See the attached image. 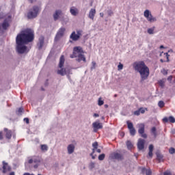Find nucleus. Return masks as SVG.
I'll return each mask as SVG.
<instances>
[{
    "instance_id": "obj_1",
    "label": "nucleus",
    "mask_w": 175,
    "mask_h": 175,
    "mask_svg": "<svg viewBox=\"0 0 175 175\" xmlns=\"http://www.w3.org/2000/svg\"><path fill=\"white\" fill-rule=\"evenodd\" d=\"M34 39L33 31L31 29H26L18 34L16 38V51L18 54L28 53L27 51V43H31Z\"/></svg>"
},
{
    "instance_id": "obj_2",
    "label": "nucleus",
    "mask_w": 175,
    "mask_h": 175,
    "mask_svg": "<svg viewBox=\"0 0 175 175\" xmlns=\"http://www.w3.org/2000/svg\"><path fill=\"white\" fill-rule=\"evenodd\" d=\"M133 67L135 70L139 72L141 81H144V80H147L148 79V76H150V69L146 65L144 62H135L133 64Z\"/></svg>"
},
{
    "instance_id": "obj_3",
    "label": "nucleus",
    "mask_w": 175,
    "mask_h": 175,
    "mask_svg": "<svg viewBox=\"0 0 175 175\" xmlns=\"http://www.w3.org/2000/svg\"><path fill=\"white\" fill-rule=\"evenodd\" d=\"M65 64V57L62 55L59 59V68H62L61 70H57V75H60V76H65L66 75V69L62 68H64V64Z\"/></svg>"
},
{
    "instance_id": "obj_4",
    "label": "nucleus",
    "mask_w": 175,
    "mask_h": 175,
    "mask_svg": "<svg viewBox=\"0 0 175 175\" xmlns=\"http://www.w3.org/2000/svg\"><path fill=\"white\" fill-rule=\"evenodd\" d=\"M40 162V158L38 156H31L28 157V163L30 165L31 163H36L33 165L34 169H38L39 167V163Z\"/></svg>"
},
{
    "instance_id": "obj_5",
    "label": "nucleus",
    "mask_w": 175,
    "mask_h": 175,
    "mask_svg": "<svg viewBox=\"0 0 175 175\" xmlns=\"http://www.w3.org/2000/svg\"><path fill=\"white\" fill-rule=\"evenodd\" d=\"M81 54H84V51H83V48L81 46H75L73 48L72 54L70 55V58H77V57Z\"/></svg>"
},
{
    "instance_id": "obj_6",
    "label": "nucleus",
    "mask_w": 175,
    "mask_h": 175,
    "mask_svg": "<svg viewBox=\"0 0 175 175\" xmlns=\"http://www.w3.org/2000/svg\"><path fill=\"white\" fill-rule=\"evenodd\" d=\"M39 14V7L33 6V10H30L27 14L28 18H35Z\"/></svg>"
},
{
    "instance_id": "obj_7",
    "label": "nucleus",
    "mask_w": 175,
    "mask_h": 175,
    "mask_svg": "<svg viewBox=\"0 0 175 175\" xmlns=\"http://www.w3.org/2000/svg\"><path fill=\"white\" fill-rule=\"evenodd\" d=\"M144 16L149 21V23H155L157 18L152 16V14L150 13V10H146L144 12Z\"/></svg>"
},
{
    "instance_id": "obj_8",
    "label": "nucleus",
    "mask_w": 175,
    "mask_h": 175,
    "mask_svg": "<svg viewBox=\"0 0 175 175\" xmlns=\"http://www.w3.org/2000/svg\"><path fill=\"white\" fill-rule=\"evenodd\" d=\"M109 158L111 159H116L117 161H122L124 159V155L118 152H113L110 154Z\"/></svg>"
},
{
    "instance_id": "obj_9",
    "label": "nucleus",
    "mask_w": 175,
    "mask_h": 175,
    "mask_svg": "<svg viewBox=\"0 0 175 175\" xmlns=\"http://www.w3.org/2000/svg\"><path fill=\"white\" fill-rule=\"evenodd\" d=\"M93 132H98L99 129H102L103 128V124L100 123L99 121H96L92 123Z\"/></svg>"
},
{
    "instance_id": "obj_10",
    "label": "nucleus",
    "mask_w": 175,
    "mask_h": 175,
    "mask_svg": "<svg viewBox=\"0 0 175 175\" xmlns=\"http://www.w3.org/2000/svg\"><path fill=\"white\" fill-rule=\"evenodd\" d=\"M65 31H66V29H65V27H61L59 29L55 38V42H57V40H59V39H61V38L64 36V34L65 33Z\"/></svg>"
},
{
    "instance_id": "obj_11",
    "label": "nucleus",
    "mask_w": 175,
    "mask_h": 175,
    "mask_svg": "<svg viewBox=\"0 0 175 175\" xmlns=\"http://www.w3.org/2000/svg\"><path fill=\"white\" fill-rule=\"evenodd\" d=\"M144 144H146V140L139 138L137 142V148L139 151H142V150H144Z\"/></svg>"
},
{
    "instance_id": "obj_12",
    "label": "nucleus",
    "mask_w": 175,
    "mask_h": 175,
    "mask_svg": "<svg viewBox=\"0 0 175 175\" xmlns=\"http://www.w3.org/2000/svg\"><path fill=\"white\" fill-rule=\"evenodd\" d=\"M3 173H8L12 170V167H10L9 164L5 161H3Z\"/></svg>"
},
{
    "instance_id": "obj_13",
    "label": "nucleus",
    "mask_w": 175,
    "mask_h": 175,
    "mask_svg": "<svg viewBox=\"0 0 175 175\" xmlns=\"http://www.w3.org/2000/svg\"><path fill=\"white\" fill-rule=\"evenodd\" d=\"M62 16V10H56L55 13L53 14V20L54 21H57L58 18H59Z\"/></svg>"
},
{
    "instance_id": "obj_14",
    "label": "nucleus",
    "mask_w": 175,
    "mask_h": 175,
    "mask_svg": "<svg viewBox=\"0 0 175 175\" xmlns=\"http://www.w3.org/2000/svg\"><path fill=\"white\" fill-rule=\"evenodd\" d=\"M44 44V37L40 36L39 38L38 43V50H42Z\"/></svg>"
},
{
    "instance_id": "obj_15",
    "label": "nucleus",
    "mask_w": 175,
    "mask_h": 175,
    "mask_svg": "<svg viewBox=\"0 0 175 175\" xmlns=\"http://www.w3.org/2000/svg\"><path fill=\"white\" fill-rule=\"evenodd\" d=\"M95 14H96V10L92 8L89 12V18H90V20H94V18H95Z\"/></svg>"
},
{
    "instance_id": "obj_16",
    "label": "nucleus",
    "mask_w": 175,
    "mask_h": 175,
    "mask_svg": "<svg viewBox=\"0 0 175 175\" xmlns=\"http://www.w3.org/2000/svg\"><path fill=\"white\" fill-rule=\"evenodd\" d=\"M75 145H73V144H69L67 147V151H68V154H69L70 155L71 154H73V152H75Z\"/></svg>"
},
{
    "instance_id": "obj_17",
    "label": "nucleus",
    "mask_w": 175,
    "mask_h": 175,
    "mask_svg": "<svg viewBox=\"0 0 175 175\" xmlns=\"http://www.w3.org/2000/svg\"><path fill=\"white\" fill-rule=\"evenodd\" d=\"M70 13L72 16H77L79 14V10L75 7H71L70 9Z\"/></svg>"
},
{
    "instance_id": "obj_18",
    "label": "nucleus",
    "mask_w": 175,
    "mask_h": 175,
    "mask_svg": "<svg viewBox=\"0 0 175 175\" xmlns=\"http://www.w3.org/2000/svg\"><path fill=\"white\" fill-rule=\"evenodd\" d=\"M138 128H139L138 133L139 135H143V133H144V128H145L144 124L143 123L139 124Z\"/></svg>"
},
{
    "instance_id": "obj_19",
    "label": "nucleus",
    "mask_w": 175,
    "mask_h": 175,
    "mask_svg": "<svg viewBox=\"0 0 175 175\" xmlns=\"http://www.w3.org/2000/svg\"><path fill=\"white\" fill-rule=\"evenodd\" d=\"M77 58V61L78 62H81V61H83V62H87V59H85V56H84L83 53L78 55Z\"/></svg>"
},
{
    "instance_id": "obj_20",
    "label": "nucleus",
    "mask_w": 175,
    "mask_h": 175,
    "mask_svg": "<svg viewBox=\"0 0 175 175\" xmlns=\"http://www.w3.org/2000/svg\"><path fill=\"white\" fill-rule=\"evenodd\" d=\"M154 151V145L150 144L149 146V152H148V154L147 156V158H152L153 154L152 152Z\"/></svg>"
},
{
    "instance_id": "obj_21",
    "label": "nucleus",
    "mask_w": 175,
    "mask_h": 175,
    "mask_svg": "<svg viewBox=\"0 0 175 175\" xmlns=\"http://www.w3.org/2000/svg\"><path fill=\"white\" fill-rule=\"evenodd\" d=\"M70 38L75 42H76L77 40H79V39H80V37H79V36L77 34H76V31H73L71 33Z\"/></svg>"
},
{
    "instance_id": "obj_22",
    "label": "nucleus",
    "mask_w": 175,
    "mask_h": 175,
    "mask_svg": "<svg viewBox=\"0 0 175 175\" xmlns=\"http://www.w3.org/2000/svg\"><path fill=\"white\" fill-rule=\"evenodd\" d=\"M142 174H146V175H152V174L151 170L146 169V167H144L142 169Z\"/></svg>"
},
{
    "instance_id": "obj_23",
    "label": "nucleus",
    "mask_w": 175,
    "mask_h": 175,
    "mask_svg": "<svg viewBox=\"0 0 175 175\" xmlns=\"http://www.w3.org/2000/svg\"><path fill=\"white\" fill-rule=\"evenodd\" d=\"M5 133V137L6 139H12V131L8 130V129H4Z\"/></svg>"
},
{
    "instance_id": "obj_24",
    "label": "nucleus",
    "mask_w": 175,
    "mask_h": 175,
    "mask_svg": "<svg viewBox=\"0 0 175 175\" xmlns=\"http://www.w3.org/2000/svg\"><path fill=\"white\" fill-rule=\"evenodd\" d=\"M1 27H2L3 29H5V30L8 29V28L9 27V20L5 19L1 25Z\"/></svg>"
},
{
    "instance_id": "obj_25",
    "label": "nucleus",
    "mask_w": 175,
    "mask_h": 175,
    "mask_svg": "<svg viewBox=\"0 0 175 175\" xmlns=\"http://www.w3.org/2000/svg\"><path fill=\"white\" fill-rule=\"evenodd\" d=\"M152 135L154 136V139H156L157 136H158V134L157 133V128L152 127L150 131Z\"/></svg>"
},
{
    "instance_id": "obj_26",
    "label": "nucleus",
    "mask_w": 175,
    "mask_h": 175,
    "mask_svg": "<svg viewBox=\"0 0 175 175\" xmlns=\"http://www.w3.org/2000/svg\"><path fill=\"white\" fill-rule=\"evenodd\" d=\"M48 150H49V146L46 144L41 145V150L43 152H46V151H48Z\"/></svg>"
},
{
    "instance_id": "obj_27",
    "label": "nucleus",
    "mask_w": 175,
    "mask_h": 175,
    "mask_svg": "<svg viewBox=\"0 0 175 175\" xmlns=\"http://www.w3.org/2000/svg\"><path fill=\"white\" fill-rule=\"evenodd\" d=\"M126 144L128 150H132V148H133V144H132L131 141H127Z\"/></svg>"
},
{
    "instance_id": "obj_28",
    "label": "nucleus",
    "mask_w": 175,
    "mask_h": 175,
    "mask_svg": "<svg viewBox=\"0 0 175 175\" xmlns=\"http://www.w3.org/2000/svg\"><path fill=\"white\" fill-rule=\"evenodd\" d=\"M154 29H155V27L148 29V33H149V35H154Z\"/></svg>"
},
{
    "instance_id": "obj_29",
    "label": "nucleus",
    "mask_w": 175,
    "mask_h": 175,
    "mask_svg": "<svg viewBox=\"0 0 175 175\" xmlns=\"http://www.w3.org/2000/svg\"><path fill=\"white\" fill-rule=\"evenodd\" d=\"M23 111H24V108L21 107V108H18V109L16 111V113L17 114V116H21Z\"/></svg>"
},
{
    "instance_id": "obj_30",
    "label": "nucleus",
    "mask_w": 175,
    "mask_h": 175,
    "mask_svg": "<svg viewBox=\"0 0 175 175\" xmlns=\"http://www.w3.org/2000/svg\"><path fill=\"white\" fill-rule=\"evenodd\" d=\"M129 131L131 136H135V135H136V129H135V127L133 129H130Z\"/></svg>"
},
{
    "instance_id": "obj_31",
    "label": "nucleus",
    "mask_w": 175,
    "mask_h": 175,
    "mask_svg": "<svg viewBox=\"0 0 175 175\" xmlns=\"http://www.w3.org/2000/svg\"><path fill=\"white\" fill-rule=\"evenodd\" d=\"M128 129H133V124L129 121L126 122Z\"/></svg>"
},
{
    "instance_id": "obj_32",
    "label": "nucleus",
    "mask_w": 175,
    "mask_h": 175,
    "mask_svg": "<svg viewBox=\"0 0 175 175\" xmlns=\"http://www.w3.org/2000/svg\"><path fill=\"white\" fill-rule=\"evenodd\" d=\"M156 155L159 161H162V158H163V156L159 152H156Z\"/></svg>"
},
{
    "instance_id": "obj_33",
    "label": "nucleus",
    "mask_w": 175,
    "mask_h": 175,
    "mask_svg": "<svg viewBox=\"0 0 175 175\" xmlns=\"http://www.w3.org/2000/svg\"><path fill=\"white\" fill-rule=\"evenodd\" d=\"M159 85H160V87L163 88V87H165V81L164 80L159 81Z\"/></svg>"
},
{
    "instance_id": "obj_34",
    "label": "nucleus",
    "mask_w": 175,
    "mask_h": 175,
    "mask_svg": "<svg viewBox=\"0 0 175 175\" xmlns=\"http://www.w3.org/2000/svg\"><path fill=\"white\" fill-rule=\"evenodd\" d=\"M105 157H106V155L104 153L100 154L98 156V161H103V159H105Z\"/></svg>"
},
{
    "instance_id": "obj_35",
    "label": "nucleus",
    "mask_w": 175,
    "mask_h": 175,
    "mask_svg": "<svg viewBox=\"0 0 175 175\" xmlns=\"http://www.w3.org/2000/svg\"><path fill=\"white\" fill-rule=\"evenodd\" d=\"M168 120H169L170 122H171L172 124H174V122H175V118H174V117H173V116H170V117L168 118Z\"/></svg>"
},
{
    "instance_id": "obj_36",
    "label": "nucleus",
    "mask_w": 175,
    "mask_h": 175,
    "mask_svg": "<svg viewBox=\"0 0 175 175\" xmlns=\"http://www.w3.org/2000/svg\"><path fill=\"white\" fill-rule=\"evenodd\" d=\"M96 62H92V67H91V70H94V69H96Z\"/></svg>"
},
{
    "instance_id": "obj_37",
    "label": "nucleus",
    "mask_w": 175,
    "mask_h": 175,
    "mask_svg": "<svg viewBox=\"0 0 175 175\" xmlns=\"http://www.w3.org/2000/svg\"><path fill=\"white\" fill-rule=\"evenodd\" d=\"M94 167H95V163L91 162L89 165V168L90 169V170H92Z\"/></svg>"
},
{
    "instance_id": "obj_38",
    "label": "nucleus",
    "mask_w": 175,
    "mask_h": 175,
    "mask_svg": "<svg viewBox=\"0 0 175 175\" xmlns=\"http://www.w3.org/2000/svg\"><path fill=\"white\" fill-rule=\"evenodd\" d=\"M103 103H105V102L102 100V98H99L98 103V106L103 105Z\"/></svg>"
},
{
    "instance_id": "obj_39",
    "label": "nucleus",
    "mask_w": 175,
    "mask_h": 175,
    "mask_svg": "<svg viewBox=\"0 0 175 175\" xmlns=\"http://www.w3.org/2000/svg\"><path fill=\"white\" fill-rule=\"evenodd\" d=\"M159 107H163L165 106V103L162 100L159 101L158 103Z\"/></svg>"
},
{
    "instance_id": "obj_40",
    "label": "nucleus",
    "mask_w": 175,
    "mask_h": 175,
    "mask_svg": "<svg viewBox=\"0 0 175 175\" xmlns=\"http://www.w3.org/2000/svg\"><path fill=\"white\" fill-rule=\"evenodd\" d=\"M123 68H124V65L120 63L118 66V70H122Z\"/></svg>"
},
{
    "instance_id": "obj_41",
    "label": "nucleus",
    "mask_w": 175,
    "mask_h": 175,
    "mask_svg": "<svg viewBox=\"0 0 175 175\" xmlns=\"http://www.w3.org/2000/svg\"><path fill=\"white\" fill-rule=\"evenodd\" d=\"M107 14H108V16H111L114 14V12H113V10H108Z\"/></svg>"
},
{
    "instance_id": "obj_42",
    "label": "nucleus",
    "mask_w": 175,
    "mask_h": 175,
    "mask_svg": "<svg viewBox=\"0 0 175 175\" xmlns=\"http://www.w3.org/2000/svg\"><path fill=\"white\" fill-rule=\"evenodd\" d=\"M83 33V31L82 30H77V35L80 38V36H81Z\"/></svg>"
},
{
    "instance_id": "obj_43",
    "label": "nucleus",
    "mask_w": 175,
    "mask_h": 175,
    "mask_svg": "<svg viewBox=\"0 0 175 175\" xmlns=\"http://www.w3.org/2000/svg\"><path fill=\"white\" fill-rule=\"evenodd\" d=\"M169 152H170V154H174V153H175V149H174V148H170Z\"/></svg>"
},
{
    "instance_id": "obj_44",
    "label": "nucleus",
    "mask_w": 175,
    "mask_h": 175,
    "mask_svg": "<svg viewBox=\"0 0 175 175\" xmlns=\"http://www.w3.org/2000/svg\"><path fill=\"white\" fill-rule=\"evenodd\" d=\"M98 142H96L92 144L93 148L98 149Z\"/></svg>"
},
{
    "instance_id": "obj_45",
    "label": "nucleus",
    "mask_w": 175,
    "mask_h": 175,
    "mask_svg": "<svg viewBox=\"0 0 175 175\" xmlns=\"http://www.w3.org/2000/svg\"><path fill=\"white\" fill-rule=\"evenodd\" d=\"M134 116H140V111L138 109L134 111Z\"/></svg>"
},
{
    "instance_id": "obj_46",
    "label": "nucleus",
    "mask_w": 175,
    "mask_h": 175,
    "mask_svg": "<svg viewBox=\"0 0 175 175\" xmlns=\"http://www.w3.org/2000/svg\"><path fill=\"white\" fill-rule=\"evenodd\" d=\"M138 110H139V113H141L142 114H144V113H146V110L143 108H140Z\"/></svg>"
},
{
    "instance_id": "obj_47",
    "label": "nucleus",
    "mask_w": 175,
    "mask_h": 175,
    "mask_svg": "<svg viewBox=\"0 0 175 175\" xmlns=\"http://www.w3.org/2000/svg\"><path fill=\"white\" fill-rule=\"evenodd\" d=\"M163 122H169V118L165 117L163 118Z\"/></svg>"
},
{
    "instance_id": "obj_48",
    "label": "nucleus",
    "mask_w": 175,
    "mask_h": 175,
    "mask_svg": "<svg viewBox=\"0 0 175 175\" xmlns=\"http://www.w3.org/2000/svg\"><path fill=\"white\" fill-rule=\"evenodd\" d=\"M141 136L144 138V139H147V134L146 133H142V134H140Z\"/></svg>"
},
{
    "instance_id": "obj_49",
    "label": "nucleus",
    "mask_w": 175,
    "mask_h": 175,
    "mask_svg": "<svg viewBox=\"0 0 175 175\" xmlns=\"http://www.w3.org/2000/svg\"><path fill=\"white\" fill-rule=\"evenodd\" d=\"M24 121H25L26 124H29V119L28 118H25Z\"/></svg>"
},
{
    "instance_id": "obj_50",
    "label": "nucleus",
    "mask_w": 175,
    "mask_h": 175,
    "mask_svg": "<svg viewBox=\"0 0 175 175\" xmlns=\"http://www.w3.org/2000/svg\"><path fill=\"white\" fill-rule=\"evenodd\" d=\"M0 140H3V134L0 131Z\"/></svg>"
},
{
    "instance_id": "obj_51",
    "label": "nucleus",
    "mask_w": 175,
    "mask_h": 175,
    "mask_svg": "<svg viewBox=\"0 0 175 175\" xmlns=\"http://www.w3.org/2000/svg\"><path fill=\"white\" fill-rule=\"evenodd\" d=\"M163 175H172V173H170V172H165Z\"/></svg>"
},
{
    "instance_id": "obj_52",
    "label": "nucleus",
    "mask_w": 175,
    "mask_h": 175,
    "mask_svg": "<svg viewBox=\"0 0 175 175\" xmlns=\"http://www.w3.org/2000/svg\"><path fill=\"white\" fill-rule=\"evenodd\" d=\"M163 75H167V71L166 70L163 69L162 71Z\"/></svg>"
},
{
    "instance_id": "obj_53",
    "label": "nucleus",
    "mask_w": 175,
    "mask_h": 175,
    "mask_svg": "<svg viewBox=\"0 0 175 175\" xmlns=\"http://www.w3.org/2000/svg\"><path fill=\"white\" fill-rule=\"evenodd\" d=\"M172 79H173V77L170 76V77H168L167 80H168L169 81H172Z\"/></svg>"
},
{
    "instance_id": "obj_54",
    "label": "nucleus",
    "mask_w": 175,
    "mask_h": 175,
    "mask_svg": "<svg viewBox=\"0 0 175 175\" xmlns=\"http://www.w3.org/2000/svg\"><path fill=\"white\" fill-rule=\"evenodd\" d=\"M90 156L92 157V158L93 159H95V156L94 155L93 153H91V154H90Z\"/></svg>"
},
{
    "instance_id": "obj_55",
    "label": "nucleus",
    "mask_w": 175,
    "mask_h": 175,
    "mask_svg": "<svg viewBox=\"0 0 175 175\" xmlns=\"http://www.w3.org/2000/svg\"><path fill=\"white\" fill-rule=\"evenodd\" d=\"M166 57H167V62H169V54L167 53H166Z\"/></svg>"
},
{
    "instance_id": "obj_56",
    "label": "nucleus",
    "mask_w": 175,
    "mask_h": 175,
    "mask_svg": "<svg viewBox=\"0 0 175 175\" xmlns=\"http://www.w3.org/2000/svg\"><path fill=\"white\" fill-rule=\"evenodd\" d=\"M95 150H97L95 148H93L92 154H95Z\"/></svg>"
},
{
    "instance_id": "obj_57",
    "label": "nucleus",
    "mask_w": 175,
    "mask_h": 175,
    "mask_svg": "<svg viewBox=\"0 0 175 175\" xmlns=\"http://www.w3.org/2000/svg\"><path fill=\"white\" fill-rule=\"evenodd\" d=\"M96 152H98V154H100V152H102V150H100V149H97Z\"/></svg>"
},
{
    "instance_id": "obj_58",
    "label": "nucleus",
    "mask_w": 175,
    "mask_h": 175,
    "mask_svg": "<svg viewBox=\"0 0 175 175\" xmlns=\"http://www.w3.org/2000/svg\"><path fill=\"white\" fill-rule=\"evenodd\" d=\"M93 116H94V117H99V114H98V113H94V114L93 115Z\"/></svg>"
},
{
    "instance_id": "obj_59",
    "label": "nucleus",
    "mask_w": 175,
    "mask_h": 175,
    "mask_svg": "<svg viewBox=\"0 0 175 175\" xmlns=\"http://www.w3.org/2000/svg\"><path fill=\"white\" fill-rule=\"evenodd\" d=\"M100 17H103V16H105V14H103V12H100Z\"/></svg>"
},
{
    "instance_id": "obj_60",
    "label": "nucleus",
    "mask_w": 175,
    "mask_h": 175,
    "mask_svg": "<svg viewBox=\"0 0 175 175\" xmlns=\"http://www.w3.org/2000/svg\"><path fill=\"white\" fill-rule=\"evenodd\" d=\"M104 106H105V109H107V107H109V105L107 104H105Z\"/></svg>"
},
{
    "instance_id": "obj_61",
    "label": "nucleus",
    "mask_w": 175,
    "mask_h": 175,
    "mask_svg": "<svg viewBox=\"0 0 175 175\" xmlns=\"http://www.w3.org/2000/svg\"><path fill=\"white\" fill-rule=\"evenodd\" d=\"M10 175H15V174H14V172H11V173H10Z\"/></svg>"
},
{
    "instance_id": "obj_62",
    "label": "nucleus",
    "mask_w": 175,
    "mask_h": 175,
    "mask_svg": "<svg viewBox=\"0 0 175 175\" xmlns=\"http://www.w3.org/2000/svg\"><path fill=\"white\" fill-rule=\"evenodd\" d=\"M31 3H33V0H29Z\"/></svg>"
},
{
    "instance_id": "obj_63",
    "label": "nucleus",
    "mask_w": 175,
    "mask_h": 175,
    "mask_svg": "<svg viewBox=\"0 0 175 175\" xmlns=\"http://www.w3.org/2000/svg\"><path fill=\"white\" fill-rule=\"evenodd\" d=\"M160 62H161L162 63L165 62V61H163V59H160Z\"/></svg>"
},
{
    "instance_id": "obj_64",
    "label": "nucleus",
    "mask_w": 175,
    "mask_h": 175,
    "mask_svg": "<svg viewBox=\"0 0 175 175\" xmlns=\"http://www.w3.org/2000/svg\"><path fill=\"white\" fill-rule=\"evenodd\" d=\"M163 48H164L163 45L160 46V49H163Z\"/></svg>"
}]
</instances>
